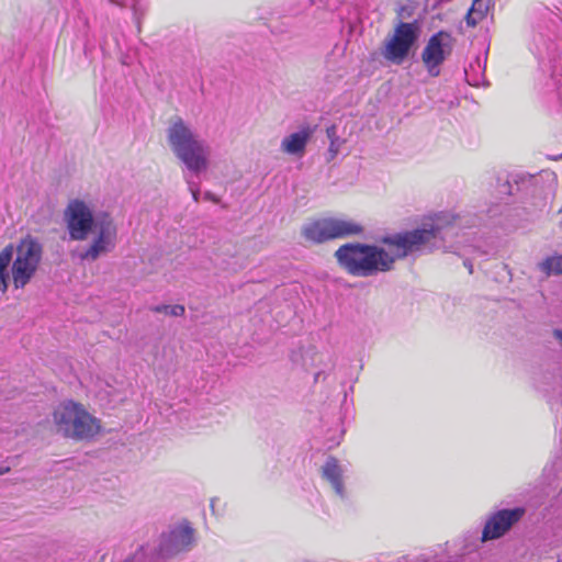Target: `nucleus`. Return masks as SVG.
I'll return each instance as SVG.
<instances>
[{"mask_svg":"<svg viewBox=\"0 0 562 562\" xmlns=\"http://www.w3.org/2000/svg\"><path fill=\"white\" fill-rule=\"evenodd\" d=\"M334 256L349 274L363 278L392 270L395 261L384 248L361 243L341 245Z\"/></svg>","mask_w":562,"mask_h":562,"instance_id":"nucleus-2","label":"nucleus"},{"mask_svg":"<svg viewBox=\"0 0 562 562\" xmlns=\"http://www.w3.org/2000/svg\"><path fill=\"white\" fill-rule=\"evenodd\" d=\"M464 265H465V267L469 269L470 273H472V272H473L472 263H471V262H469V261H464Z\"/></svg>","mask_w":562,"mask_h":562,"instance_id":"nucleus-25","label":"nucleus"},{"mask_svg":"<svg viewBox=\"0 0 562 562\" xmlns=\"http://www.w3.org/2000/svg\"><path fill=\"white\" fill-rule=\"evenodd\" d=\"M43 255L42 244L31 236L21 239L12 263V278L16 289L24 288L35 274Z\"/></svg>","mask_w":562,"mask_h":562,"instance_id":"nucleus-5","label":"nucleus"},{"mask_svg":"<svg viewBox=\"0 0 562 562\" xmlns=\"http://www.w3.org/2000/svg\"><path fill=\"white\" fill-rule=\"evenodd\" d=\"M91 245L80 254V259L93 262L111 252L116 245L117 228L109 213H98L97 228Z\"/></svg>","mask_w":562,"mask_h":562,"instance_id":"nucleus-8","label":"nucleus"},{"mask_svg":"<svg viewBox=\"0 0 562 562\" xmlns=\"http://www.w3.org/2000/svg\"><path fill=\"white\" fill-rule=\"evenodd\" d=\"M362 232L363 227L360 224L338 218L318 220L302 228L304 238L315 244L360 235Z\"/></svg>","mask_w":562,"mask_h":562,"instance_id":"nucleus-7","label":"nucleus"},{"mask_svg":"<svg viewBox=\"0 0 562 562\" xmlns=\"http://www.w3.org/2000/svg\"><path fill=\"white\" fill-rule=\"evenodd\" d=\"M454 217L437 216L431 223H425L420 228L385 236L382 243L395 247L397 258H405L416 251H432L442 247L447 228Z\"/></svg>","mask_w":562,"mask_h":562,"instance_id":"nucleus-3","label":"nucleus"},{"mask_svg":"<svg viewBox=\"0 0 562 562\" xmlns=\"http://www.w3.org/2000/svg\"><path fill=\"white\" fill-rule=\"evenodd\" d=\"M323 477L330 483L335 492L342 497L345 494L342 483V469L338 460L330 456L327 458L325 464L322 467Z\"/></svg>","mask_w":562,"mask_h":562,"instance_id":"nucleus-13","label":"nucleus"},{"mask_svg":"<svg viewBox=\"0 0 562 562\" xmlns=\"http://www.w3.org/2000/svg\"><path fill=\"white\" fill-rule=\"evenodd\" d=\"M14 248L12 245H8L0 251V291L5 292L8 290V267L12 261Z\"/></svg>","mask_w":562,"mask_h":562,"instance_id":"nucleus-16","label":"nucleus"},{"mask_svg":"<svg viewBox=\"0 0 562 562\" xmlns=\"http://www.w3.org/2000/svg\"><path fill=\"white\" fill-rule=\"evenodd\" d=\"M538 268L546 277L562 276V255L551 256L538 263Z\"/></svg>","mask_w":562,"mask_h":562,"instance_id":"nucleus-17","label":"nucleus"},{"mask_svg":"<svg viewBox=\"0 0 562 562\" xmlns=\"http://www.w3.org/2000/svg\"><path fill=\"white\" fill-rule=\"evenodd\" d=\"M167 140L173 155L192 175L198 176L209 168L210 147L181 117L171 121Z\"/></svg>","mask_w":562,"mask_h":562,"instance_id":"nucleus-1","label":"nucleus"},{"mask_svg":"<svg viewBox=\"0 0 562 562\" xmlns=\"http://www.w3.org/2000/svg\"><path fill=\"white\" fill-rule=\"evenodd\" d=\"M188 188L192 194V198L195 202H199L200 199V187L195 183L190 177L184 176Z\"/></svg>","mask_w":562,"mask_h":562,"instance_id":"nucleus-20","label":"nucleus"},{"mask_svg":"<svg viewBox=\"0 0 562 562\" xmlns=\"http://www.w3.org/2000/svg\"><path fill=\"white\" fill-rule=\"evenodd\" d=\"M150 311H153L155 313H165L167 315L175 316V317L183 316L184 313H186L184 306L180 305V304H176V305H166V304L155 305V306L150 307Z\"/></svg>","mask_w":562,"mask_h":562,"instance_id":"nucleus-19","label":"nucleus"},{"mask_svg":"<svg viewBox=\"0 0 562 562\" xmlns=\"http://www.w3.org/2000/svg\"><path fill=\"white\" fill-rule=\"evenodd\" d=\"M490 9L488 1L473 0L471 8L465 15V22L469 26L474 27L482 21Z\"/></svg>","mask_w":562,"mask_h":562,"instance_id":"nucleus-15","label":"nucleus"},{"mask_svg":"<svg viewBox=\"0 0 562 562\" xmlns=\"http://www.w3.org/2000/svg\"><path fill=\"white\" fill-rule=\"evenodd\" d=\"M552 335L562 346V329H553Z\"/></svg>","mask_w":562,"mask_h":562,"instance_id":"nucleus-23","label":"nucleus"},{"mask_svg":"<svg viewBox=\"0 0 562 562\" xmlns=\"http://www.w3.org/2000/svg\"><path fill=\"white\" fill-rule=\"evenodd\" d=\"M64 220L71 240H86L92 229L97 228L98 214L81 200L69 202L64 212Z\"/></svg>","mask_w":562,"mask_h":562,"instance_id":"nucleus-9","label":"nucleus"},{"mask_svg":"<svg viewBox=\"0 0 562 562\" xmlns=\"http://www.w3.org/2000/svg\"><path fill=\"white\" fill-rule=\"evenodd\" d=\"M10 471L9 467L0 468V475H3Z\"/></svg>","mask_w":562,"mask_h":562,"instance_id":"nucleus-24","label":"nucleus"},{"mask_svg":"<svg viewBox=\"0 0 562 562\" xmlns=\"http://www.w3.org/2000/svg\"><path fill=\"white\" fill-rule=\"evenodd\" d=\"M525 509H502L495 513L485 524L482 541L497 539L504 536L524 516Z\"/></svg>","mask_w":562,"mask_h":562,"instance_id":"nucleus-11","label":"nucleus"},{"mask_svg":"<svg viewBox=\"0 0 562 562\" xmlns=\"http://www.w3.org/2000/svg\"><path fill=\"white\" fill-rule=\"evenodd\" d=\"M326 134H327V137L329 139V148H328V153L330 155V159H334L336 157V155L339 153V149L341 147V145L345 143L344 139H341L338 135H337V126L335 124L328 126L326 128Z\"/></svg>","mask_w":562,"mask_h":562,"instance_id":"nucleus-18","label":"nucleus"},{"mask_svg":"<svg viewBox=\"0 0 562 562\" xmlns=\"http://www.w3.org/2000/svg\"><path fill=\"white\" fill-rule=\"evenodd\" d=\"M453 38L450 33L439 31L432 34L422 52V61L431 77L440 75V66L452 53Z\"/></svg>","mask_w":562,"mask_h":562,"instance_id":"nucleus-10","label":"nucleus"},{"mask_svg":"<svg viewBox=\"0 0 562 562\" xmlns=\"http://www.w3.org/2000/svg\"><path fill=\"white\" fill-rule=\"evenodd\" d=\"M558 562H562V561H558Z\"/></svg>","mask_w":562,"mask_h":562,"instance_id":"nucleus-26","label":"nucleus"},{"mask_svg":"<svg viewBox=\"0 0 562 562\" xmlns=\"http://www.w3.org/2000/svg\"><path fill=\"white\" fill-rule=\"evenodd\" d=\"M419 35L420 25L418 21L400 22L395 26L393 35L385 40L382 56L395 65H401L417 43Z\"/></svg>","mask_w":562,"mask_h":562,"instance_id":"nucleus-6","label":"nucleus"},{"mask_svg":"<svg viewBox=\"0 0 562 562\" xmlns=\"http://www.w3.org/2000/svg\"><path fill=\"white\" fill-rule=\"evenodd\" d=\"M193 543V529L190 526H179L160 538L158 552L162 558H170L190 549Z\"/></svg>","mask_w":562,"mask_h":562,"instance_id":"nucleus-12","label":"nucleus"},{"mask_svg":"<svg viewBox=\"0 0 562 562\" xmlns=\"http://www.w3.org/2000/svg\"><path fill=\"white\" fill-rule=\"evenodd\" d=\"M56 432L75 440H88L100 431V422L82 405L72 401L57 406L53 413Z\"/></svg>","mask_w":562,"mask_h":562,"instance_id":"nucleus-4","label":"nucleus"},{"mask_svg":"<svg viewBox=\"0 0 562 562\" xmlns=\"http://www.w3.org/2000/svg\"><path fill=\"white\" fill-rule=\"evenodd\" d=\"M498 193L504 194V195H513L514 194L513 183L510 182V180L507 179L503 183L499 184Z\"/></svg>","mask_w":562,"mask_h":562,"instance_id":"nucleus-21","label":"nucleus"},{"mask_svg":"<svg viewBox=\"0 0 562 562\" xmlns=\"http://www.w3.org/2000/svg\"><path fill=\"white\" fill-rule=\"evenodd\" d=\"M311 135L312 131L310 128L292 133L283 138L281 149L290 155H302Z\"/></svg>","mask_w":562,"mask_h":562,"instance_id":"nucleus-14","label":"nucleus"},{"mask_svg":"<svg viewBox=\"0 0 562 562\" xmlns=\"http://www.w3.org/2000/svg\"><path fill=\"white\" fill-rule=\"evenodd\" d=\"M204 199L207 201L214 202V203L220 202V199L215 194H213L211 191H206L204 193Z\"/></svg>","mask_w":562,"mask_h":562,"instance_id":"nucleus-22","label":"nucleus"}]
</instances>
